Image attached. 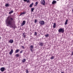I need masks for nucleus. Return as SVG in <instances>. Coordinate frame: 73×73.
<instances>
[{
    "mask_svg": "<svg viewBox=\"0 0 73 73\" xmlns=\"http://www.w3.org/2000/svg\"><path fill=\"white\" fill-rule=\"evenodd\" d=\"M13 18L11 17V16H9L6 20V24L7 26L9 27L12 28H16V25L15 24L12 23V21Z\"/></svg>",
    "mask_w": 73,
    "mask_h": 73,
    "instance_id": "obj_1",
    "label": "nucleus"
},
{
    "mask_svg": "<svg viewBox=\"0 0 73 73\" xmlns=\"http://www.w3.org/2000/svg\"><path fill=\"white\" fill-rule=\"evenodd\" d=\"M58 31L59 33H64V29L63 28H60L58 30Z\"/></svg>",
    "mask_w": 73,
    "mask_h": 73,
    "instance_id": "obj_2",
    "label": "nucleus"
},
{
    "mask_svg": "<svg viewBox=\"0 0 73 73\" xmlns=\"http://www.w3.org/2000/svg\"><path fill=\"white\" fill-rule=\"evenodd\" d=\"M45 1L44 0H41L40 2V3L43 5H45Z\"/></svg>",
    "mask_w": 73,
    "mask_h": 73,
    "instance_id": "obj_3",
    "label": "nucleus"
},
{
    "mask_svg": "<svg viewBox=\"0 0 73 73\" xmlns=\"http://www.w3.org/2000/svg\"><path fill=\"white\" fill-rule=\"evenodd\" d=\"M40 24L41 25H44L45 24V22L43 21H39Z\"/></svg>",
    "mask_w": 73,
    "mask_h": 73,
    "instance_id": "obj_4",
    "label": "nucleus"
},
{
    "mask_svg": "<svg viewBox=\"0 0 73 73\" xmlns=\"http://www.w3.org/2000/svg\"><path fill=\"white\" fill-rule=\"evenodd\" d=\"M0 70L1 72H3L5 70V68L4 67H2L0 68Z\"/></svg>",
    "mask_w": 73,
    "mask_h": 73,
    "instance_id": "obj_5",
    "label": "nucleus"
},
{
    "mask_svg": "<svg viewBox=\"0 0 73 73\" xmlns=\"http://www.w3.org/2000/svg\"><path fill=\"white\" fill-rule=\"evenodd\" d=\"M25 21H23L22 23L21 24V25L23 27V25H24L25 24Z\"/></svg>",
    "mask_w": 73,
    "mask_h": 73,
    "instance_id": "obj_6",
    "label": "nucleus"
},
{
    "mask_svg": "<svg viewBox=\"0 0 73 73\" xmlns=\"http://www.w3.org/2000/svg\"><path fill=\"white\" fill-rule=\"evenodd\" d=\"M39 46H44V43L43 42H40L39 43Z\"/></svg>",
    "mask_w": 73,
    "mask_h": 73,
    "instance_id": "obj_7",
    "label": "nucleus"
},
{
    "mask_svg": "<svg viewBox=\"0 0 73 73\" xmlns=\"http://www.w3.org/2000/svg\"><path fill=\"white\" fill-rule=\"evenodd\" d=\"M13 49H11V51L9 53V54L11 55L12 54V53H13Z\"/></svg>",
    "mask_w": 73,
    "mask_h": 73,
    "instance_id": "obj_8",
    "label": "nucleus"
},
{
    "mask_svg": "<svg viewBox=\"0 0 73 73\" xmlns=\"http://www.w3.org/2000/svg\"><path fill=\"white\" fill-rule=\"evenodd\" d=\"M9 42L10 43H11V44H12V43L13 42V40L11 39L9 40Z\"/></svg>",
    "mask_w": 73,
    "mask_h": 73,
    "instance_id": "obj_9",
    "label": "nucleus"
},
{
    "mask_svg": "<svg viewBox=\"0 0 73 73\" xmlns=\"http://www.w3.org/2000/svg\"><path fill=\"white\" fill-rule=\"evenodd\" d=\"M57 3V1H53L52 2V4H56Z\"/></svg>",
    "mask_w": 73,
    "mask_h": 73,
    "instance_id": "obj_10",
    "label": "nucleus"
},
{
    "mask_svg": "<svg viewBox=\"0 0 73 73\" xmlns=\"http://www.w3.org/2000/svg\"><path fill=\"white\" fill-rule=\"evenodd\" d=\"M33 3H32V4L30 5L29 6V7L30 8H32V6H33Z\"/></svg>",
    "mask_w": 73,
    "mask_h": 73,
    "instance_id": "obj_11",
    "label": "nucleus"
},
{
    "mask_svg": "<svg viewBox=\"0 0 73 73\" xmlns=\"http://www.w3.org/2000/svg\"><path fill=\"white\" fill-rule=\"evenodd\" d=\"M25 12H23L20 13V14L19 16H21L22 15H25Z\"/></svg>",
    "mask_w": 73,
    "mask_h": 73,
    "instance_id": "obj_12",
    "label": "nucleus"
},
{
    "mask_svg": "<svg viewBox=\"0 0 73 73\" xmlns=\"http://www.w3.org/2000/svg\"><path fill=\"white\" fill-rule=\"evenodd\" d=\"M68 20H66V22L64 23L65 25H67L68 24Z\"/></svg>",
    "mask_w": 73,
    "mask_h": 73,
    "instance_id": "obj_13",
    "label": "nucleus"
},
{
    "mask_svg": "<svg viewBox=\"0 0 73 73\" xmlns=\"http://www.w3.org/2000/svg\"><path fill=\"white\" fill-rule=\"evenodd\" d=\"M13 11L12 10L9 12V15H11V13H13Z\"/></svg>",
    "mask_w": 73,
    "mask_h": 73,
    "instance_id": "obj_14",
    "label": "nucleus"
},
{
    "mask_svg": "<svg viewBox=\"0 0 73 73\" xmlns=\"http://www.w3.org/2000/svg\"><path fill=\"white\" fill-rule=\"evenodd\" d=\"M56 23H54V25H53V28H56Z\"/></svg>",
    "mask_w": 73,
    "mask_h": 73,
    "instance_id": "obj_15",
    "label": "nucleus"
},
{
    "mask_svg": "<svg viewBox=\"0 0 73 73\" xmlns=\"http://www.w3.org/2000/svg\"><path fill=\"white\" fill-rule=\"evenodd\" d=\"M22 61L23 62H25V61H26V60H25V59H23L22 60Z\"/></svg>",
    "mask_w": 73,
    "mask_h": 73,
    "instance_id": "obj_16",
    "label": "nucleus"
},
{
    "mask_svg": "<svg viewBox=\"0 0 73 73\" xmlns=\"http://www.w3.org/2000/svg\"><path fill=\"white\" fill-rule=\"evenodd\" d=\"M19 52V50L18 49V50H16L15 51V53H18Z\"/></svg>",
    "mask_w": 73,
    "mask_h": 73,
    "instance_id": "obj_17",
    "label": "nucleus"
},
{
    "mask_svg": "<svg viewBox=\"0 0 73 73\" xmlns=\"http://www.w3.org/2000/svg\"><path fill=\"white\" fill-rule=\"evenodd\" d=\"M30 48L31 49H33V46H32V45H31L30 46Z\"/></svg>",
    "mask_w": 73,
    "mask_h": 73,
    "instance_id": "obj_18",
    "label": "nucleus"
},
{
    "mask_svg": "<svg viewBox=\"0 0 73 73\" xmlns=\"http://www.w3.org/2000/svg\"><path fill=\"white\" fill-rule=\"evenodd\" d=\"M34 9H35L34 8H32L31 9V12H33V11H34Z\"/></svg>",
    "mask_w": 73,
    "mask_h": 73,
    "instance_id": "obj_19",
    "label": "nucleus"
},
{
    "mask_svg": "<svg viewBox=\"0 0 73 73\" xmlns=\"http://www.w3.org/2000/svg\"><path fill=\"white\" fill-rule=\"evenodd\" d=\"M5 6L6 7H9V5L8 4H6L5 5Z\"/></svg>",
    "mask_w": 73,
    "mask_h": 73,
    "instance_id": "obj_20",
    "label": "nucleus"
},
{
    "mask_svg": "<svg viewBox=\"0 0 73 73\" xmlns=\"http://www.w3.org/2000/svg\"><path fill=\"white\" fill-rule=\"evenodd\" d=\"M54 56H52L50 58V59H51V60H53L54 59Z\"/></svg>",
    "mask_w": 73,
    "mask_h": 73,
    "instance_id": "obj_21",
    "label": "nucleus"
},
{
    "mask_svg": "<svg viewBox=\"0 0 73 73\" xmlns=\"http://www.w3.org/2000/svg\"><path fill=\"white\" fill-rule=\"evenodd\" d=\"M48 36H49V34H48L46 35H45V37H48Z\"/></svg>",
    "mask_w": 73,
    "mask_h": 73,
    "instance_id": "obj_22",
    "label": "nucleus"
},
{
    "mask_svg": "<svg viewBox=\"0 0 73 73\" xmlns=\"http://www.w3.org/2000/svg\"><path fill=\"white\" fill-rule=\"evenodd\" d=\"M37 4H38V2H36L35 3V6L36 7L37 5Z\"/></svg>",
    "mask_w": 73,
    "mask_h": 73,
    "instance_id": "obj_23",
    "label": "nucleus"
},
{
    "mask_svg": "<svg viewBox=\"0 0 73 73\" xmlns=\"http://www.w3.org/2000/svg\"><path fill=\"white\" fill-rule=\"evenodd\" d=\"M26 73H29V71H28V69H27L26 70Z\"/></svg>",
    "mask_w": 73,
    "mask_h": 73,
    "instance_id": "obj_24",
    "label": "nucleus"
},
{
    "mask_svg": "<svg viewBox=\"0 0 73 73\" xmlns=\"http://www.w3.org/2000/svg\"><path fill=\"white\" fill-rule=\"evenodd\" d=\"M15 56H16V57H19V56H20L19 55V54H17L15 55Z\"/></svg>",
    "mask_w": 73,
    "mask_h": 73,
    "instance_id": "obj_25",
    "label": "nucleus"
},
{
    "mask_svg": "<svg viewBox=\"0 0 73 73\" xmlns=\"http://www.w3.org/2000/svg\"><path fill=\"white\" fill-rule=\"evenodd\" d=\"M34 22L35 23H37V19H35L34 21Z\"/></svg>",
    "mask_w": 73,
    "mask_h": 73,
    "instance_id": "obj_26",
    "label": "nucleus"
},
{
    "mask_svg": "<svg viewBox=\"0 0 73 73\" xmlns=\"http://www.w3.org/2000/svg\"><path fill=\"white\" fill-rule=\"evenodd\" d=\"M27 3H30V1H29V0H28V1H27Z\"/></svg>",
    "mask_w": 73,
    "mask_h": 73,
    "instance_id": "obj_27",
    "label": "nucleus"
},
{
    "mask_svg": "<svg viewBox=\"0 0 73 73\" xmlns=\"http://www.w3.org/2000/svg\"><path fill=\"white\" fill-rule=\"evenodd\" d=\"M34 35H35V36H37V33H36V32H35Z\"/></svg>",
    "mask_w": 73,
    "mask_h": 73,
    "instance_id": "obj_28",
    "label": "nucleus"
},
{
    "mask_svg": "<svg viewBox=\"0 0 73 73\" xmlns=\"http://www.w3.org/2000/svg\"><path fill=\"white\" fill-rule=\"evenodd\" d=\"M30 50H31V52H33V50H32V49H31Z\"/></svg>",
    "mask_w": 73,
    "mask_h": 73,
    "instance_id": "obj_29",
    "label": "nucleus"
},
{
    "mask_svg": "<svg viewBox=\"0 0 73 73\" xmlns=\"http://www.w3.org/2000/svg\"><path fill=\"white\" fill-rule=\"evenodd\" d=\"M24 1L26 2L27 1V0H23Z\"/></svg>",
    "mask_w": 73,
    "mask_h": 73,
    "instance_id": "obj_30",
    "label": "nucleus"
},
{
    "mask_svg": "<svg viewBox=\"0 0 73 73\" xmlns=\"http://www.w3.org/2000/svg\"><path fill=\"white\" fill-rule=\"evenodd\" d=\"M22 52H23V51H21L20 52V53H22Z\"/></svg>",
    "mask_w": 73,
    "mask_h": 73,
    "instance_id": "obj_31",
    "label": "nucleus"
},
{
    "mask_svg": "<svg viewBox=\"0 0 73 73\" xmlns=\"http://www.w3.org/2000/svg\"><path fill=\"white\" fill-rule=\"evenodd\" d=\"M22 48H24V47L23 46H22Z\"/></svg>",
    "mask_w": 73,
    "mask_h": 73,
    "instance_id": "obj_32",
    "label": "nucleus"
},
{
    "mask_svg": "<svg viewBox=\"0 0 73 73\" xmlns=\"http://www.w3.org/2000/svg\"><path fill=\"white\" fill-rule=\"evenodd\" d=\"M24 37L25 38V35H24Z\"/></svg>",
    "mask_w": 73,
    "mask_h": 73,
    "instance_id": "obj_33",
    "label": "nucleus"
},
{
    "mask_svg": "<svg viewBox=\"0 0 73 73\" xmlns=\"http://www.w3.org/2000/svg\"><path fill=\"white\" fill-rule=\"evenodd\" d=\"M24 34H25L24 33H23V36L24 35H24Z\"/></svg>",
    "mask_w": 73,
    "mask_h": 73,
    "instance_id": "obj_34",
    "label": "nucleus"
},
{
    "mask_svg": "<svg viewBox=\"0 0 73 73\" xmlns=\"http://www.w3.org/2000/svg\"><path fill=\"white\" fill-rule=\"evenodd\" d=\"M61 73H64V72H61Z\"/></svg>",
    "mask_w": 73,
    "mask_h": 73,
    "instance_id": "obj_35",
    "label": "nucleus"
},
{
    "mask_svg": "<svg viewBox=\"0 0 73 73\" xmlns=\"http://www.w3.org/2000/svg\"><path fill=\"white\" fill-rule=\"evenodd\" d=\"M0 39H1V37L0 36Z\"/></svg>",
    "mask_w": 73,
    "mask_h": 73,
    "instance_id": "obj_36",
    "label": "nucleus"
},
{
    "mask_svg": "<svg viewBox=\"0 0 73 73\" xmlns=\"http://www.w3.org/2000/svg\"><path fill=\"white\" fill-rule=\"evenodd\" d=\"M57 1H59V0H56Z\"/></svg>",
    "mask_w": 73,
    "mask_h": 73,
    "instance_id": "obj_37",
    "label": "nucleus"
},
{
    "mask_svg": "<svg viewBox=\"0 0 73 73\" xmlns=\"http://www.w3.org/2000/svg\"><path fill=\"white\" fill-rule=\"evenodd\" d=\"M72 11L73 12V9L72 10Z\"/></svg>",
    "mask_w": 73,
    "mask_h": 73,
    "instance_id": "obj_38",
    "label": "nucleus"
}]
</instances>
